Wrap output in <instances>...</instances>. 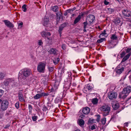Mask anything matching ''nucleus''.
Masks as SVG:
<instances>
[{
  "label": "nucleus",
  "instance_id": "f257e3e1",
  "mask_svg": "<svg viewBox=\"0 0 131 131\" xmlns=\"http://www.w3.org/2000/svg\"><path fill=\"white\" fill-rule=\"evenodd\" d=\"M31 74V71L30 70L27 69H22L19 72L18 78L19 79L24 80Z\"/></svg>",
  "mask_w": 131,
  "mask_h": 131
},
{
  "label": "nucleus",
  "instance_id": "f03ea898",
  "mask_svg": "<svg viewBox=\"0 0 131 131\" xmlns=\"http://www.w3.org/2000/svg\"><path fill=\"white\" fill-rule=\"evenodd\" d=\"M17 82L16 80L13 78H9L5 80L3 82L6 86L11 85L12 87L16 86L17 85Z\"/></svg>",
  "mask_w": 131,
  "mask_h": 131
},
{
  "label": "nucleus",
  "instance_id": "7ed1b4c3",
  "mask_svg": "<svg viewBox=\"0 0 131 131\" xmlns=\"http://www.w3.org/2000/svg\"><path fill=\"white\" fill-rule=\"evenodd\" d=\"M100 109L103 112V115L104 116H106L108 115L110 111V106L106 105L102 106L100 108Z\"/></svg>",
  "mask_w": 131,
  "mask_h": 131
},
{
  "label": "nucleus",
  "instance_id": "20e7f679",
  "mask_svg": "<svg viewBox=\"0 0 131 131\" xmlns=\"http://www.w3.org/2000/svg\"><path fill=\"white\" fill-rule=\"evenodd\" d=\"M46 62H41L38 64L37 67L38 71L40 73L44 72L46 66Z\"/></svg>",
  "mask_w": 131,
  "mask_h": 131
},
{
  "label": "nucleus",
  "instance_id": "39448f33",
  "mask_svg": "<svg viewBox=\"0 0 131 131\" xmlns=\"http://www.w3.org/2000/svg\"><path fill=\"white\" fill-rule=\"evenodd\" d=\"M124 67L120 64L115 69L114 71L116 74L119 75L122 73L124 71Z\"/></svg>",
  "mask_w": 131,
  "mask_h": 131
},
{
  "label": "nucleus",
  "instance_id": "423d86ee",
  "mask_svg": "<svg viewBox=\"0 0 131 131\" xmlns=\"http://www.w3.org/2000/svg\"><path fill=\"white\" fill-rule=\"evenodd\" d=\"M8 102L6 100H3L2 102L1 106V109L2 111L6 110L8 106Z\"/></svg>",
  "mask_w": 131,
  "mask_h": 131
},
{
  "label": "nucleus",
  "instance_id": "0eeeda50",
  "mask_svg": "<svg viewBox=\"0 0 131 131\" xmlns=\"http://www.w3.org/2000/svg\"><path fill=\"white\" fill-rule=\"evenodd\" d=\"M41 36L43 38L47 37L49 40H50L51 39L48 37V36H50L51 35V34L49 32H45L43 31L40 33Z\"/></svg>",
  "mask_w": 131,
  "mask_h": 131
},
{
  "label": "nucleus",
  "instance_id": "6e6552de",
  "mask_svg": "<svg viewBox=\"0 0 131 131\" xmlns=\"http://www.w3.org/2000/svg\"><path fill=\"white\" fill-rule=\"evenodd\" d=\"M95 19V16L93 15H89L87 17V20L90 24L93 23Z\"/></svg>",
  "mask_w": 131,
  "mask_h": 131
},
{
  "label": "nucleus",
  "instance_id": "1a4fd4ad",
  "mask_svg": "<svg viewBox=\"0 0 131 131\" xmlns=\"http://www.w3.org/2000/svg\"><path fill=\"white\" fill-rule=\"evenodd\" d=\"M5 25L10 28H13L14 27V25L11 23L9 21L7 20H3Z\"/></svg>",
  "mask_w": 131,
  "mask_h": 131
},
{
  "label": "nucleus",
  "instance_id": "9d476101",
  "mask_svg": "<svg viewBox=\"0 0 131 131\" xmlns=\"http://www.w3.org/2000/svg\"><path fill=\"white\" fill-rule=\"evenodd\" d=\"M122 14L125 16H131V12L127 10H124L122 11Z\"/></svg>",
  "mask_w": 131,
  "mask_h": 131
},
{
  "label": "nucleus",
  "instance_id": "9b49d317",
  "mask_svg": "<svg viewBox=\"0 0 131 131\" xmlns=\"http://www.w3.org/2000/svg\"><path fill=\"white\" fill-rule=\"evenodd\" d=\"M42 24L43 26L47 27L49 25V18L45 16V17L42 22Z\"/></svg>",
  "mask_w": 131,
  "mask_h": 131
},
{
  "label": "nucleus",
  "instance_id": "f8f14e48",
  "mask_svg": "<svg viewBox=\"0 0 131 131\" xmlns=\"http://www.w3.org/2000/svg\"><path fill=\"white\" fill-rule=\"evenodd\" d=\"M117 96V93L115 92H113L110 93L108 96V97L110 100H113L116 99Z\"/></svg>",
  "mask_w": 131,
  "mask_h": 131
},
{
  "label": "nucleus",
  "instance_id": "ddd939ff",
  "mask_svg": "<svg viewBox=\"0 0 131 131\" xmlns=\"http://www.w3.org/2000/svg\"><path fill=\"white\" fill-rule=\"evenodd\" d=\"M123 91L126 94L128 95L131 92V86H127L126 88L123 89Z\"/></svg>",
  "mask_w": 131,
  "mask_h": 131
},
{
  "label": "nucleus",
  "instance_id": "4468645a",
  "mask_svg": "<svg viewBox=\"0 0 131 131\" xmlns=\"http://www.w3.org/2000/svg\"><path fill=\"white\" fill-rule=\"evenodd\" d=\"M128 95L125 93L124 92V91H123L122 92L119 93V97L120 98L124 99Z\"/></svg>",
  "mask_w": 131,
  "mask_h": 131
},
{
  "label": "nucleus",
  "instance_id": "2eb2a0df",
  "mask_svg": "<svg viewBox=\"0 0 131 131\" xmlns=\"http://www.w3.org/2000/svg\"><path fill=\"white\" fill-rule=\"evenodd\" d=\"M82 112L84 114L87 115L90 112V109L88 107H85L83 109Z\"/></svg>",
  "mask_w": 131,
  "mask_h": 131
},
{
  "label": "nucleus",
  "instance_id": "dca6fc26",
  "mask_svg": "<svg viewBox=\"0 0 131 131\" xmlns=\"http://www.w3.org/2000/svg\"><path fill=\"white\" fill-rule=\"evenodd\" d=\"M18 96L19 101L21 102H24L25 100L23 94L20 92L18 93Z\"/></svg>",
  "mask_w": 131,
  "mask_h": 131
},
{
  "label": "nucleus",
  "instance_id": "f3484780",
  "mask_svg": "<svg viewBox=\"0 0 131 131\" xmlns=\"http://www.w3.org/2000/svg\"><path fill=\"white\" fill-rule=\"evenodd\" d=\"M66 26V24L65 23L61 25L59 27V29L58 30V31L60 34V36H61V34L62 33V31L63 30V28Z\"/></svg>",
  "mask_w": 131,
  "mask_h": 131
},
{
  "label": "nucleus",
  "instance_id": "a211bd4d",
  "mask_svg": "<svg viewBox=\"0 0 131 131\" xmlns=\"http://www.w3.org/2000/svg\"><path fill=\"white\" fill-rule=\"evenodd\" d=\"M112 104L113 108L115 110L117 109L119 107V104L117 102H113Z\"/></svg>",
  "mask_w": 131,
  "mask_h": 131
},
{
  "label": "nucleus",
  "instance_id": "6ab92c4d",
  "mask_svg": "<svg viewBox=\"0 0 131 131\" xmlns=\"http://www.w3.org/2000/svg\"><path fill=\"white\" fill-rule=\"evenodd\" d=\"M57 51L56 49L51 48L49 52L50 54H53L56 55L57 54Z\"/></svg>",
  "mask_w": 131,
  "mask_h": 131
},
{
  "label": "nucleus",
  "instance_id": "aec40b11",
  "mask_svg": "<svg viewBox=\"0 0 131 131\" xmlns=\"http://www.w3.org/2000/svg\"><path fill=\"white\" fill-rule=\"evenodd\" d=\"M58 9V7L57 6H52L51 8V9L54 12H57Z\"/></svg>",
  "mask_w": 131,
  "mask_h": 131
},
{
  "label": "nucleus",
  "instance_id": "412c9836",
  "mask_svg": "<svg viewBox=\"0 0 131 131\" xmlns=\"http://www.w3.org/2000/svg\"><path fill=\"white\" fill-rule=\"evenodd\" d=\"M60 61V59L59 58H56L54 59L53 60V62L55 64H57Z\"/></svg>",
  "mask_w": 131,
  "mask_h": 131
},
{
  "label": "nucleus",
  "instance_id": "4be33fe9",
  "mask_svg": "<svg viewBox=\"0 0 131 131\" xmlns=\"http://www.w3.org/2000/svg\"><path fill=\"white\" fill-rule=\"evenodd\" d=\"M81 19V16L80 15H79L75 19L74 21V23L75 24L78 22Z\"/></svg>",
  "mask_w": 131,
  "mask_h": 131
},
{
  "label": "nucleus",
  "instance_id": "5701e85b",
  "mask_svg": "<svg viewBox=\"0 0 131 131\" xmlns=\"http://www.w3.org/2000/svg\"><path fill=\"white\" fill-rule=\"evenodd\" d=\"M41 94H36L35 95L34 97V98L36 99H38L40 98L41 97Z\"/></svg>",
  "mask_w": 131,
  "mask_h": 131
},
{
  "label": "nucleus",
  "instance_id": "b1692460",
  "mask_svg": "<svg viewBox=\"0 0 131 131\" xmlns=\"http://www.w3.org/2000/svg\"><path fill=\"white\" fill-rule=\"evenodd\" d=\"M78 123L79 125L80 126H82L84 125V121L82 119H80Z\"/></svg>",
  "mask_w": 131,
  "mask_h": 131
},
{
  "label": "nucleus",
  "instance_id": "393cba45",
  "mask_svg": "<svg viewBox=\"0 0 131 131\" xmlns=\"http://www.w3.org/2000/svg\"><path fill=\"white\" fill-rule=\"evenodd\" d=\"M98 102V100L96 98L93 99L92 101V103L94 104H97Z\"/></svg>",
  "mask_w": 131,
  "mask_h": 131
},
{
  "label": "nucleus",
  "instance_id": "a878e982",
  "mask_svg": "<svg viewBox=\"0 0 131 131\" xmlns=\"http://www.w3.org/2000/svg\"><path fill=\"white\" fill-rule=\"evenodd\" d=\"M121 21L118 18H116L115 20V23L117 25H119V24L120 23Z\"/></svg>",
  "mask_w": 131,
  "mask_h": 131
},
{
  "label": "nucleus",
  "instance_id": "bb28decb",
  "mask_svg": "<svg viewBox=\"0 0 131 131\" xmlns=\"http://www.w3.org/2000/svg\"><path fill=\"white\" fill-rule=\"evenodd\" d=\"M106 30H104L102 32V33L100 35L99 37H100H100H102L103 36H105L106 34Z\"/></svg>",
  "mask_w": 131,
  "mask_h": 131
},
{
  "label": "nucleus",
  "instance_id": "cd10ccee",
  "mask_svg": "<svg viewBox=\"0 0 131 131\" xmlns=\"http://www.w3.org/2000/svg\"><path fill=\"white\" fill-rule=\"evenodd\" d=\"M111 39L113 40H116L117 39V37L115 34L112 35L111 37Z\"/></svg>",
  "mask_w": 131,
  "mask_h": 131
},
{
  "label": "nucleus",
  "instance_id": "c85d7f7f",
  "mask_svg": "<svg viewBox=\"0 0 131 131\" xmlns=\"http://www.w3.org/2000/svg\"><path fill=\"white\" fill-rule=\"evenodd\" d=\"M27 6V5L25 4L22 7V10L24 12H26V11L27 8H26V7Z\"/></svg>",
  "mask_w": 131,
  "mask_h": 131
},
{
  "label": "nucleus",
  "instance_id": "c756f323",
  "mask_svg": "<svg viewBox=\"0 0 131 131\" xmlns=\"http://www.w3.org/2000/svg\"><path fill=\"white\" fill-rule=\"evenodd\" d=\"M42 82L45 85H47V81L46 79H42L41 80Z\"/></svg>",
  "mask_w": 131,
  "mask_h": 131
},
{
  "label": "nucleus",
  "instance_id": "7c9ffc66",
  "mask_svg": "<svg viewBox=\"0 0 131 131\" xmlns=\"http://www.w3.org/2000/svg\"><path fill=\"white\" fill-rule=\"evenodd\" d=\"M86 88L89 90H91L93 89V87L90 86V85L89 84L87 85Z\"/></svg>",
  "mask_w": 131,
  "mask_h": 131
},
{
  "label": "nucleus",
  "instance_id": "2f4dec72",
  "mask_svg": "<svg viewBox=\"0 0 131 131\" xmlns=\"http://www.w3.org/2000/svg\"><path fill=\"white\" fill-rule=\"evenodd\" d=\"M48 68L49 71L50 72H52L54 68L52 67H50L48 66Z\"/></svg>",
  "mask_w": 131,
  "mask_h": 131
},
{
  "label": "nucleus",
  "instance_id": "473e14b6",
  "mask_svg": "<svg viewBox=\"0 0 131 131\" xmlns=\"http://www.w3.org/2000/svg\"><path fill=\"white\" fill-rule=\"evenodd\" d=\"M5 75L3 73H0V80L3 79L5 77Z\"/></svg>",
  "mask_w": 131,
  "mask_h": 131
},
{
  "label": "nucleus",
  "instance_id": "72a5a7b5",
  "mask_svg": "<svg viewBox=\"0 0 131 131\" xmlns=\"http://www.w3.org/2000/svg\"><path fill=\"white\" fill-rule=\"evenodd\" d=\"M105 38H101L100 39H98L97 40V42L99 43H101L103 41Z\"/></svg>",
  "mask_w": 131,
  "mask_h": 131
},
{
  "label": "nucleus",
  "instance_id": "f704fd0d",
  "mask_svg": "<svg viewBox=\"0 0 131 131\" xmlns=\"http://www.w3.org/2000/svg\"><path fill=\"white\" fill-rule=\"evenodd\" d=\"M101 122L103 124H105L106 122V118H104L102 119L101 120Z\"/></svg>",
  "mask_w": 131,
  "mask_h": 131
},
{
  "label": "nucleus",
  "instance_id": "c9c22d12",
  "mask_svg": "<svg viewBox=\"0 0 131 131\" xmlns=\"http://www.w3.org/2000/svg\"><path fill=\"white\" fill-rule=\"evenodd\" d=\"M15 106L18 109L19 108V102H17L15 103Z\"/></svg>",
  "mask_w": 131,
  "mask_h": 131
},
{
  "label": "nucleus",
  "instance_id": "e433bc0d",
  "mask_svg": "<svg viewBox=\"0 0 131 131\" xmlns=\"http://www.w3.org/2000/svg\"><path fill=\"white\" fill-rule=\"evenodd\" d=\"M28 108L29 110V112L30 113H31L32 110V107L31 105L29 104V105Z\"/></svg>",
  "mask_w": 131,
  "mask_h": 131
},
{
  "label": "nucleus",
  "instance_id": "4c0bfd02",
  "mask_svg": "<svg viewBox=\"0 0 131 131\" xmlns=\"http://www.w3.org/2000/svg\"><path fill=\"white\" fill-rule=\"evenodd\" d=\"M37 118V116H34L32 117V119L34 121H36Z\"/></svg>",
  "mask_w": 131,
  "mask_h": 131
},
{
  "label": "nucleus",
  "instance_id": "58836bf2",
  "mask_svg": "<svg viewBox=\"0 0 131 131\" xmlns=\"http://www.w3.org/2000/svg\"><path fill=\"white\" fill-rule=\"evenodd\" d=\"M41 96H47L49 95V93H41Z\"/></svg>",
  "mask_w": 131,
  "mask_h": 131
},
{
  "label": "nucleus",
  "instance_id": "ea45409f",
  "mask_svg": "<svg viewBox=\"0 0 131 131\" xmlns=\"http://www.w3.org/2000/svg\"><path fill=\"white\" fill-rule=\"evenodd\" d=\"M97 118L96 121L97 122H99L100 120V116L99 115H98L97 116Z\"/></svg>",
  "mask_w": 131,
  "mask_h": 131
},
{
  "label": "nucleus",
  "instance_id": "a19ab883",
  "mask_svg": "<svg viewBox=\"0 0 131 131\" xmlns=\"http://www.w3.org/2000/svg\"><path fill=\"white\" fill-rule=\"evenodd\" d=\"M130 55L131 54L130 53H129L126 55V56L124 58H125L126 60H127L129 58Z\"/></svg>",
  "mask_w": 131,
  "mask_h": 131
},
{
  "label": "nucleus",
  "instance_id": "79ce46f5",
  "mask_svg": "<svg viewBox=\"0 0 131 131\" xmlns=\"http://www.w3.org/2000/svg\"><path fill=\"white\" fill-rule=\"evenodd\" d=\"M130 55L131 54L130 53H129L126 55V56L124 58H125L126 60H127L129 58Z\"/></svg>",
  "mask_w": 131,
  "mask_h": 131
},
{
  "label": "nucleus",
  "instance_id": "37998d69",
  "mask_svg": "<svg viewBox=\"0 0 131 131\" xmlns=\"http://www.w3.org/2000/svg\"><path fill=\"white\" fill-rule=\"evenodd\" d=\"M130 55L131 54L130 53H129L126 55V56L124 58H125L126 60H127L129 58Z\"/></svg>",
  "mask_w": 131,
  "mask_h": 131
},
{
  "label": "nucleus",
  "instance_id": "c03bdc74",
  "mask_svg": "<svg viewBox=\"0 0 131 131\" xmlns=\"http://www.w3.org/2000/svg\"><path fill=\"white\" fill-rule=\"evenodd\" d=\"M108 9L109 11V13L110 14L114 12V9L112 8H109Z\"/></svg>",
  "mask_w": 131,
  "mask_h": 131
},
{
  "label": "nucleus",
  "instance_id": "a18cd8bd",
  "mask_svg": "<svg viewBox=\"0 0 131 131\" xmlns=\"http://www.w3.org/2000/svg\"><path fill=\"white\" fill-rule=\"evenodd\" d=\"M94 120L93 119H89L88 121V122L89 123H92L94 122Z\"/></svg>",
  "mask_w": 131,
  "mask_h": 131
},
{
  "label": "nucleus",
  "instance_id": "49530a36",
  "mask_svg": "<svg viewBox=\"0 0 131 131\" xmlns=\"http://www.w3.org/2000/svg\"><path fill=\"white\" fill-rule=\"evenodd\" d=\"M4 93V91L0 89V98L3 95Z\"/></svg>",
  "mask_w": 131,
  "mask_h": 131
},
{
  "label": "nucleus",
  "instance_id": "de8ad7c7",
  "mask_svg": "<svg viewBox=\"0 0 131 131\" xmlns=\"http://www.w3.org/2000/svg\"><path fill=\"white\" fill-rule=\"evenodd\" d=\"M126 53L125 52H123L121 54V58H123L125 55Z\"/></svg>",
  "mask_w": 131,
  "mask_h": 131
},
{
  "label": "nucleus",
  "instance_id": "09e8293b",
  "mask_svg": "<svg viewBox=\"0 0 131 131\" xmlns=\"http://www.w3.org/2000/svg\"><path fill=\"white\" fill-rule=\"evenodd\" d=\"M83 24L84 25V28H86L88 23L86 22H84Z\"/></svg>",
  "mask_w": 131,
  "mask_h": 131
},
{
  "label": "nucleus",
  "instance_id": "8fccbe9b",
  "mask_svg": "<svg viewBox=\"0 0 131 131\" xmlns=\"http://www.w3.org/2000/svg\"><path fill=\"white\" fill-rule=\"evenodd\" d=\"M38 44L39 45H41L43 44V42H42V40H39Z\"/></svg>",
  "mask_w": 131,
  "mask_h": 131
},
{
  "label": "nucleus",
  "instance_id": "3c124183",
  "mask_svg": "<svg viewBox=\"0 0 131 131\" xmlns=\"http://www.w3.org/2000/svg\"><path fill=\"white\" fill-rule=\"evenodd\" d=\"M62 48L63 49L65 50L66 49V46L64 44H63L62 46Z\"/></svg>",
  "mask_w": 131,
  "mask_h": 131
},
{
  "label": "nucleus",
  "instance_id": "603ef678",
  "mask_svg": "<svg viewBox=\"0 0 131 131\" xmlns=\"http://www.w3.org/2000/svg\"><path fill=\"white\" fill-rule=\"evenodd\" d=\"M91 130H93L95 129V127L94 125H92L91 126Z\"/></svg>",
  "mask_w": 131,
  "mask_h": 131
},
{
  "label": "nucleus",
  "instance_id": "864d4df0",
  "mask_svg": "<svg viewBox=\"0 0 131 131\" xmlns=\"http://www.w3.org/2000/svg\"><path fill=\"white\" fill-rule=\"evenodd\" d=\"M104 4L105 5H107L109 3V2H107L106 0H105L104 2Z\"/></svg>",
  "mask_w": 131,
  "mask_h": 131
},
{
  "label": "nucleus",
  "instance_id": "5fc2aeb1",
  "mask_svg": "<svg viewBox=\"0 0 131 131\" xmlns=\"http://www.w3.org/2000/svg\"><path fill=\"white\" fill-rule=\"evenodd\" d=\"M70 10H68L66 12H65L64 14V15L65 16H66L68 14V13L69 12Z\"/></svg>",
  "mask_w": 131,
  "mask_h": 131
},
{
  "label": "nucleus",
  "instance_id": "6e6d98bb",
  "mask_svg": "<svg viewBox=\"0 0 131 131\" xmlns=\"http://www.w3.org/2000/svg\"><path fill=\"white\" fill-rule=\"evenodd\" d=\"M47 110V108L45 106L43 107L42 110L43 111H46Z\"/></svg>",
  "mask_w": 131,
  "mask_h": 131
},
{
  "label": "nucleus",
  "instance_id": "4d7b16f0",
  "mask_svg": "<svg viewBox=\"0 0 131 131\" xmlns=\"http://www.w3.org/2000/svg\"><path fill=\"white\" fill-rule=\"evenodd\" d=\"M131 51V49L127 48L126 50V52L127 53Z\"/></svg>",
  "mask_w": 131,
  "mask_h": 131
},
{
  "label": "nucleus",
  "instance_id": "13d9d810",
  "mask_svg": "<svg viewBox=\"0 0 131 131\" xmlns=\"http://www.w3.org/2000/svg\"><path fill=\"white\" fill-rule=\"evenodd\" d=\"M124 126L127 127L128 126V123L127 122L125 123L124 124Z\"/></svg>",
  "mask_w": 131,
  "mask_h": 131
},
{
  "label": "nucleus",
  "instance_id": "bf43d9fd",
  "mask_svg": "<svg viewBox=\"0 0 131 131\" xmlns=\"http://www.w3.org/2000/svg\"><path fill=\"white\" fill-rule=\"evenodd\" d=\"M126 59H125V58H124L123 59H122L121 62L122 63V62H124L125 61H126Z\"/></svg>",
  "mask_w": 131,
  "mask_h": 131
},
{
  "label": "nucleus",
  "instance_id": "052dcab7",
  "mask_svg": "<svg viewBox=\"0 0 131 131\" xmlns=\"http://www.w3.org/2000/svg\"><path fill=\"white\" fill-rule=\"evenodd\" d=\"M23 25V23L22 22H21L19 24V25L22 26Z\"/></svg>",
  "mask_w": 131,
  "mask_h": 131
},
{
  "label": "nucleus",
  "instance_id": "680f3d73",
  "mask_svg": "<svg viewBox=\"0 0 131 131\" xmlns=\"http://www.w3.org/2000/svg\"><path fill=\"white\" fill-rule=\"evenodd\" d=\"M83 31L84 32H86V30L85 28H84Z\"/></svg>",
  "mask_w": 131,
  "mask_h": 131
},
{
  "label": "nucleus",
  "instance_id": "e2e57ef3",
  "mask_svg": "<svg viewBox=\"0 0 131 131\" xmlns=\"http://www.w3.org/2000/svg\"><path fill=\"white\" fill-rule=\"evenodd\" d=\"M9 125H7V126H6L5 127V128H7L8 127H9Z\"/></svg>",
  "mask_w": 131,
  "mask_h": 131
},
{
  "label": "nucleus",
  "instance_id": "0e129e2a",
  "mask_svg": "<svg viewBox=\"0 0 131 131\" xmlns=\"http://www.w3.org/2000/svg\"><path fill=\"white\" fill-rule=\"evenodd\" d=\"M131 98V97H130L129 98H128L127 99V101H128Z\"/></svg>",
  "mask_w": 131,
  "mask_h": 131
},
{
  "label": "nucleus",
  "instance_id": "69168bd1",
  "mask_svg": "<svg viewBox=\"0 0 131 131\" xmlns=\"http://www.w3.org/2000/svg\"><path fill=\"white\" fill-rule=\"evenodd\" d=\"M129 78L130 80H131V75H130L129 77Z\"/></svg>",
  "mask_w": 131,
  "mask_h": 131
},
{
  "label": "nucleus",
  "instance_id": "338daca9",
  "mask_svg": "<svg viewBox=\"0 0 131 131\" xmlns=\"http://www.w3.org/2000/svg\"><path fill=\"white\" fill-rule=\"evenodd\" d=\"M75 131H80L79 129H77L76 130H75Z\"/></svg>",
  "mask_w": 131,
  "mask_h": 131
},
{
  "label": "nucleus",
  "instance_id": "774afa93",
  "mask_svg": "<svg viewBox=\"0 0 131 131\" xmlns=\"http://www.w3.org/2000/svg\"><path fill=\"white\" fill-rule=\"evenodd\" d=\"M2 100L1 99H0V103H1V102H2Z\"/></svg>",
  "mask_w": 131,
  "mask_h": 131
}]
</instances>
